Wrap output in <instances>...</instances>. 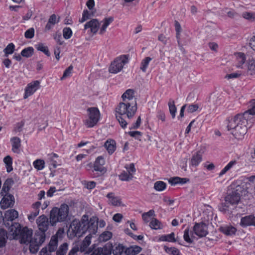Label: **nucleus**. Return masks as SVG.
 <instances>
[{"instance_id":"f257e3e1","label":"nucleus","mask_w":255,"mask_h":255,"mask_svg":"<svg viewBox=\"0 0 255 255\" xmlns=\"http://www.w3.org/2000/svg\"><path fill=\"white\" fill-rule=\"evenodd\" d=\"M244 188L241 185L237 186L232 191H229L225 197V202L218 205V209L221 212L234 215L237 214L239 207L237 205L241 200V196Z\"/></svg>"},{"instance_id":"f03ea898","label":"nucleus","mask_w":255,"mask_h":255,"mask_svg":"<svg viewBox=\"0 0 255 255\" xmlns=\"http://www.w3.org/2000/svg\"><path fill=\"white\" fill-rule=\"evenodd\" d=\"M97 219L92 217L89 220L88 216L84 215L80 221L74 220L70 225V228L76 237H80L86 232L96 234L98 230Z\"/></svg>"},{"instance_id":"7ed1b4c3","label":"nucleus","mask_w":255,"mask_h":255,"mask_svg":"<svg viewBox=\"0 0 255 255\" xmlns=\"http://www.w3.org/2000/svg\"><path fill=\"white\" fill-rule=\"evenodd\" d=\"M136 111L137 104L135 100L131 102L123 101L119 104L116 108V117L122 128H125L128 124L125 118L127 117L130 119L134 116Z\"/></svg>"},{"instance_id":"20e7f679","label":"nucleus","mask_w":255,"mask_h":255,"mask_svg":"<svg viewBox=\"0 0 255 255\" xmlns=\"http://www.w3.org/2000/svg\"><path fill=\"white\" fill-rule=\"evenodd\" d=\"M248 119L244 117L241 114H238L234 117L229 118L227 128L228 130L237 139H242L247 132Z\"/></svg>"},{"instance_id":"39448f33","label":"nucleus","mask_w":255,"mask_h":255,"mask_svg":"<svg viewBox=\"0 0 255 255\" xmlns=\"http://www.w3.org/2000/svg\"><path fill=\"white\" fill-rule=\"evenodd\" d=\"M69 207L66 204H62L59 208L53 207L50 213V223L54 226L58 222L67 221L69 214Z\"/></svg>"},{"instance_id":"423d86ee","label":"nucleus","mask_w":255,"mask_h":255,"mask_svg":"<svg viewBox=\"0 0 255 255\" xmlns=\"http://www.w3.org/2000/svg\"><path fill=\"white\" fill-rule=\"evenodd\" d=\"M15 228V230L13 232V234L15 236L19 235L20 239V243L21 244H28V243L32 240V230L29 229L27 227H25L21 228V226L18 224H16L11 227V231Z\"/></svg>"},{"instance_id":"0eeeda50","label":"nucleus","mask_w":255,"mask_h":255,"mask_svg":"<svg viewBox=\"0 0 255 255\" xmlns=\"http://www.w3.org/2000/svg\"><path fill=\"white\" fill-rule=\"evenodd\" d=\"M87 111L88 118L84 121V123L87 128H92L97 124L100 120V111L96 107L89 108Z\"/></svg>"},{"instance_id":"6e6552de","label":"nucleus","mask_w":255,"mask_h":255,"mask_svg":"<svg viewBox=\"0 0 255 255\" xmlns=\"http://www.w3.org/2000/svg\"><path fill=\"white\" fill-rule=\"evenodd\" d=\"M128 62V56L123 55L117 58L111 64L109 71L112 73H117L123 68L125 64Z\"/></svg>"},{"instance_id":"1a4fd4ad","label":"nucleus","mask_w":255,"mask_h":255,"mask_svg":"<svg viewBox=\"0 0 255 255\" xmlns=\"http://www.w3.org/2000/svg\"><path fill=\"white\" fill-rule=\"evenodd\" d=\"M38 230L36 231L35 233H38L39 236L46 238L45 232L48 230L49 226V223L48 218L44 215H42L38 217L36 221Z\"/></svg>"},{"instance_id":"9d476101","label":"nucleus","mask_w":255,"mask_h":255,"mask_svg":"<svg viewBox=\"0 0 255 255\" xmlns=\"http://www.w3.org/2000/svg\"><path fill=\"white\" fill-rule=\"evenodd\" d=\"M45 238L39 236L38 233H35L34 236L28 244H29V251L32 254L36 253L40 246L44 242Z\"/></svg>"},{"instance_id":"9b49d317","label":"nucleus","mask_w":255,"mask_h":255,"mask_svg":"<svg viewBox=\"0 0 255 255\" xmlns=\"http://www.w3.org/2000/svg\"><path fill=\"white\" fill-rule=\"evenodd\" d=\"M193 232L199 238L205 237L208 234L207 225L203 222L195 223Z\"/></svg>"},{"instance_id":"f8f14e48","label":"nucleus","mask_w":255,"mask_h":255,"mask_svg":"<svg viewBox=\"0 0 255 255\" xmlns=\"http://www.w3.org/2000/svg\"><path fill=\"white\" fill-rule=\"evenodd\" d=\"M240 225L243 228L255 227V216L254 214H250L242 217Z\"/></svg>"},{"instance_id":"ddd939ff","label":"nucleus","mask_w":255,"mask_h":255,"mask_svg":"<svg viewBox=\"0 0 255 255\" xmlns=\"http://www.w3.org/2000/svg\"><path fill=\"white\" fill-rule=\"evenodd\" d=\"M39 87L40 82L37 80L28 84L25 90L24 98L26 99L28 97L32 95L37 89L39 88Z\"/></svg>"},{"instance_id":"4468645a","label":"nucleus","mask_w":255,"mask_h":255,"mask_svg":"<svg viewBox=\"0 0 255 255\" xmlns=\"http://www.w3.org/2000/svg\"><path fill=\"white\" fill-rule=\"evenodd\" d=\"M105 161L104 158L101 156H98L94 163V170L95 171L100 172L103 174L106 172V168L103 166L105 164Z\"/></svg>"},{"instance_id":"2eb2a0df","label":"nucleus","mask_w":255,"mask_h":255,"mask_svg":"<svg viewBox=\"0 0 255 255\" xmlns=\"http://www.w3.org/2000/svg\"><path fill=\"white\" fill-rule=\"evenodd\" d=\"M0 204L1 208L6 209L9 207L12 206L14 203V198L11 194L3 195Z\"/></svg>"},{"instance_id":"dca6fc26","label":"nucleus","mask_w":255,"mask_h":255,"mask_svg":"<svg viewBox=\"0 0 255 255\" xmlns=\"http://www.w3.org/2000/svg\"><path fill=\"white\" fill-rule=\"evenodd\" d=\"M106 197L109 199V204L114 206H121L124 205L122 204L121 199L118 196H116L113 192H110Z\"/></svg>"},{"instance_id":"f3484780","label":"nucleus","mask_w":255,"mask_h":255,"mask_svg":"<svg viewBox=\"0 0 255 255\" xmlns=\"http://www.w3.org/2000/svg\"><path fill=\"white\" fill-rule=\"evenodd\" d=\"M100 23L97 19H93L87 22L84 25V29L90 28L91 31L93 33H96L99 29Z\"/></svg>"},{"instance_id":"a211bd4d","label":"nucleus","mask_w":255,"mask_h":255,"mask_svg":"<svg viewBox=\"0 0 255 255\" xmlns=\"http://www.w3.org/2000/svg\"><path fill=\"white\" fill-rule=\"evenodd\" d=\"M12 144V151L14 153H19L20 152V147L21 146L20 139L16 136L13 137L10 139Z\"/></svg>"},{"instance_id":"6ab92c4d","label":"nucleus","mask_w":255,"mask_h":255,"mask_svg":"<svg viewBox=\"0 0 255 255\" xmlns=\"http://www.w3.org/2000/svg\"><path fill=\"white\" fill-rule=\"evenodd\" d=\"M249 109L245 112L243 114H241L246 119L249 120V116H253L255 115V100L253 99L250 102L249 106Z\"/></svg>"},{"instance_id":"aec40b11","label":"nucleus","mask_w":255,"mask_h":255,"mask_svg":"<svg viewBox=\"0 0 255 255\" xmlns=\"http://www.w3.org/2000/svg\"><path fill=\"white\" fill-rule=\"evenodd\" d=\"M220 231L227 236H233L235 235L237 229L232 226H225L221 227Z\"/></svg>"},{"instance_id":"412c9836","label":"nucleus","mask_w":255,"mask_h":255,"mask_svg":"<svg viewBox=\"0 0 255 255\" xmlns=\"http://www.w3.org/2000/svg\"><path fill=\"white\" fill-rule=\"evenodd\" d=\"M104 146L108 153L110 154H112L116 149V141L113 139H108L105 142Z\"/></svg>"},{"instance_id":"4be33fe9","label":"nucleus","mask_w":255,"mask_h":255,"mask_svg":"<svg viewBox=\"0 0 255 255\" xmlns=\"http://www.w3.org/2000/svg\"><path fill=\"white\" fill-rule=\"evenodd\" d=\"M142 248L138 246H132L125 249V254L126 255H136L141 252Z\"/></svg>"},{"instance_id":"5701e85b","label":"nucleus","mask_w":255,"mask_h":255,"mask_svg":"<svg viewBox=\"0 0 255 255\" xmlns=\"http://www.w3.org/2000/svg\"><path fill=\"white\" fill-rule=\"evenodd\" d=\"M202 159V155L200 152H197L192 156L190 161V164L193 166H197L201 162Z\"/></svg>"},{"instance_id":"b1692460","label":"nucleus","mask_w":255,"mask_h":255,"mask_svg":"<svg viewBox=\"0 0 255 255\" xmlns=\"http://www.w3.org/2000/svg\"><path fill=\"white\" fill-rule=\"evenodd\" d=\"M58 246V238L56 236H52L48 244V250L50 253L56 250Z\"/></svg>"},{"instance_id":"393cba45","label":"nucleus","mask_w":255,"mask_h":255,"mask_svg":"<svg viewBox=\"0 0 255 255\" xmlns=\"http://www.w3.org/2000/svg\"><path fill=\"white\" fill-rule=\"evenodd\" d=\"M159 241L175 242L176 240L175 238V234L172 232L168 235H163L161 236L158 240Z\"/></svg>"},{"instance_id":"a878e982","label":"nucleus","mask_w":255,"mask_h":255,"mask_svg":"<svg viewBox=\"0 0 255 255\" xmlns=\"http://www.w3.org/2000/svg\"><path fill=\"white\" fill-rule=\"evenodd\" d=\"M7 239L6 231L3 229H0V248L5 246Z\"/></svg>"},{"instance_id":"bb28decb","label":"nucleus","mask_w":255,"mask_h":255,"mask_svg":"<svg viewBox=\"0 0 255 255\" xmlns=\"http://www.w3.org/2000/svg\"><path fill=\"white\" fill-rule=\"evenodd\" d=\"M134 92L133 90L128 89L122 95V98L123 101H127L130 102V101H132L133 98Z\"/></svg>"},{"instance_id":"cd10ccee","label":"nucleus","mask_w":255,"mask_h":255,"mask_svg":"<svg viewBox=\"0 0 255 255\" xmlns=\"http://www.w3.org/2000/svg\"><path fill=\"white\" fill-rule=\"evenodd\" d=\"M113 21H114V18L113 17H109L108 18H105L104 19V23L100 29L99 34H101V35L103 34L105 32L107 27Z\"/></svg>"},{"instance_id":"c85d7f7f","label":"nucleus","mask_w":255,"mask_h":255,"mask_svg":"<svg viewBox=\"0 0 255 255\" xmlns=\"http://www.w3.org/2000/svg\"><path fill=\"white\" fill-rule=\"evenodd\" d=\"M18 212L13 209L8 210L5 213V217L8 221H12L18 217Z\"/></svg>"},{"instance_id":"c756f323","label":"nucleus","mask_w":255,"mask_h":255,"mask_svg":"<svg viewBox=\"0 0 255 255\" xmlns=\"http://www.w3.org/2000/svg\"><path fill=\"white\" fill-rule=\"evenodd\" d=\"M3 162L5 164L6 171L8 173L11 172L13 170L12 158L9 155H7L4 158Z\"/></svg>"},{"instance_id":"7c9ffc66","label":"nucleus","mask_w":255,"mask_h":255,"mask_svg":"<svg viewBox=\"0 0 255 255\" xmlns=\"http://www.w3.org/2000/svg\"><path fill=\"white\" fill-rule=\"evenodd\" d=\"M133 176L131 173H128V172L123 171L119 175L120 180L124 181H128L132 179Z\"/></svg>"},{"instance_id":"2f4dec72","label":"nucleus","mask_w":255,"mask_h":255,"mask_svg":"<svg viewBox=\"0 0 255 255\" xmlns=\"http://www.w3.org/2000/svg\"><path fill=\"white\" fill-rule=\"evenodd\" d=\"M168 105L169 107L170 113L172 116V118L174 119L175 117L177 110L176 107L175 105L174 101L172 99H170Z\"/></svg>"},{"instance_id":"473e14b6","label":"nucleus","mask_w":255,"mask_h":255,"mask_svg":"<svg viewBox=\"0 0 255 255\" xmlns=\"http://www.w3.org/2000/svg\"><path fill=\"white\" fill-rule=\"evenodd\" d=\"M191 238L190 237L189 234V229L187 228L184 232L183 238L185 241L189 244L193 243V238L194 237L193 236V233L191 232Z\"/></svg>"},{"instance_id":"72a5a7b5","label":"nucleus","mask_w":255,"mask_h":255,"mask_svg":"<svg viewBox=\"0 0 255 255\" xmlns=\"http://www.w3.org/2000/svg\"><path fill=\"white\" fill-rule=\"evenodd\" d=\"M248 73L250 75L255 74V59H249L248 65Z\"/></svg>"},{"instance_id":"f704fd0d","label":"nucleus","mask_w":255,"mask_h":255,"mask_svg":"<svg viewBox=\"0 0 255 255\" xmlns=\"http://www.w3.org/2000/svg\"><path fill=\"white\" fill-rule=\"evenodd\" d=\"M112 237V234L111 232L106 231L103 232L99 237L100 242H105L110 240Z\"/></svg>"},{"instance_id":"c9c22d12","label":"nucleus","mask_w":255,"mask_h":255,"mask_svg":"<svg viewBox=\"0 0 255 255\" xmlns=\"http://www.w3.org/2000/svg\"><path fill=\"white\" fill-rule=\"evenodd\" d=\"M34 49L32 47H28L24 48L21 52V55L26 58L30 57L33 54Z\"/></svg>"},{"instance_id":"e433bc0d","label":"nucleus","mask_w":255,"mask_h":255,"mask_svg":"<svg viewBox=\"0 0 255 255\" xmlns=\"http://www.w3.org/2000/svg\"><path fill=\"white\" fill-rule=\"evenodd\" d=\"M34 167L38 170L43 169L45 167V162L42 159H36L33 163Z\"/></svg>"},{"instance_id":"4c0bfd02","label":"nucleus","mask_w":255,"mask_h":255,"mask_svg":"<svg viewBox=\"0 0 255 255\" xmlns=\"http://www.w3.org/2000/svg\"><path fill=\"white\" fill-rule=\"evenodd\" d=\"M15 46L13 43H9L4 49V56L7 57L9 54H11L14 51Z\"/></svg>"},{"instance_id":"58836bf2","label":"nucleus","mask_w":255,"mask_h":255,"mask_svg":"<svg viewBox=\"0 0 255 255\" xmlns=\"http://www.w3.org/2000/svg\"><path fill=\"white\" fill-rule=\"evenodd\" d=\"M166 184L163 181H158L155 182L154 188L158 191H162L166 188Z\"/></svg>"},{"instance_id":"ea45409f","label":"nucleus","mask_w":255,"mask_h":255,"mask_svg":"<svg viewBox=\"0 0 255 255\" xmlns=\"http://www.w3.org/2000/svg\"><path fill=\"white\" fill-rule=\"evenodd\" d=\"M236 161H231L220 172L219 176L221 177L225 174L228 171H229L235 164Z\"/></svg>"},{"instance_id":"a19ab883","label":"nucleus","mask_w":255,"mask_h":255,"mask_svg":"<svg viewBox=\"0 0 255 255\" xmlns=\"http://www.w3.org/2000/svg\"><path fill=\"white\" fill-rule=\"evenodd\" d=\"M125 247L121 244L116 246L113 250V254L114 255H121L123 253H125Z\"/></svg>"},{"instance_id":"79ce46f5","label":"nucleus","mask_w":255,"mask_h":255,"mask_svg":"<svg viewBox=\"0 0 255 255\" xmlns=\"http://www.w3.org/2000/svg\"><path fill=\"white\" fill-rule=\"evenodd\" d=\"M35 46L38 50L43 52L47 56H50V52H49L47 46H44L42 43H39Z\"/></svg>"},{"instance_id":"37998d69","label":"nucleus","mask_w":255,"mask_h":255,"mask_svg":"<svg viewBox=\"0 0 255 255\" xmlns=\"http://www.w3.org/2000/svg\"><path fill=\"white\" fill-rule=\"evenodd\" d=\"M68 250V244L66 243L61 245L56 252V255H65Z\"/></svg>"},{"instance_id":"c03bdc74","label":"nucleus","mask_w":255,"mask_h":255,"mask_svg":"<svg viewBox=\"0 0 255 255\" xmlns=\"http://www.w3.org/2000/svg\"><path fill=\"white\" fill-rule=\"evenodd\" d=\"M151 59L150 57H147L142 60L140 68L143 72H145L146 71V68Z\"/></svg>"},{"instance_id":"a18cd8bd","label":"nucleus","mask_w":255,"mask_h":255,"mask_svg":"<svg viewBox=\"0 0 255 255\" xmlns=\"http://www.w3.org/2000/svg\"><path fill=\"white\" fill-rule=\"evenodd\" d=\"M161 223L156 219L153 218L150 222V227L153 229L157 230L161 229Z\"/></svg>"},{"instance_id":"49530a36","label":"nucleus","mask_w":255,"mask_h":255,"mask_svg":"<svg viewBox=\"0 0 255 255\" xmlns=\"http://www.w3.org/2000/svg\"><path fill=\"white\" fill-rule=\"evenodd\" d=\"M243 17L245 19L253 22L255 21V13L253 12H245L242 14Z\"/></svg>"},{"instance_id":"de8ad7c7","label":"nucleus","mask_w":255,"mask_h":255,"mask_svg":"<svg viewBox=\"0 0 255 255\" xmlns=\"http://www.w3.org/2000/svg\"><path fill=\"white\" fill-rule=\"evenodd\" d=\"M72 34V31L70 27H65L63 29V37L66 39H69Z\"/></svg>"},{"instance_id":"09e8293b","label":"nucleus","mask_w":255,"mask_h":255,"mask_svg":"<svg viewBox=\"0 0 255 255\" xmlns=\"http://www.w3.org/2000/svg\"><path fill=\"white\" fill-rule=\"evenodd\" d=\"M84 187L88 189H92L96 186V183L94 181H83L82 182Z\"/></svg>"},{"instance_id":"8fccbe9b","label":"nucleus","mask_w":255,"mask_h":255,"mask_svg":"<svg viewBox=\"0 0 255 255\" xmlns=\"http://www.w3.org/2000/svg\"><path fill=\"white\" fill-rule=\"evenodd\" d=\"M34 29L33 28H30L27 29L24 33V36L26 38L31 39L34 37Z\"/></svg>"},{"instance_id":"3c124183","label":"nucleus","mask_w":255,"mask_h":255,"mask_svg":"<svg viewBox=\"0 0 255 255\" xmlns=\"http://www.w3.org/2000/svg\"><path fill=\"white\" fill-rule=\"evenodd\" d=\"M96 234H90L89 233V234L85 238L83 242V245L84 247L88 246L91 243V239L93 235H95Z\"/></svg>"},{"instance_id":"603ef678","label":"nucleus","mask_w":255,"mask_h":255,"mask_svg":"<svg viewBox=\"0 0 255 255\" xmlns=\"http://www.w3.org/2000/svg\"><path fill=\"white\" fill-rule=\"evenodd\" d=\"M128 134L137 139H139L142 135V133L139 131H130L128 132Z\"/></svg>"},{"instance_id":"864d4df0","label":"nucleus","mask_w":255,"mask_h":255,"mask_svg":"<svg viewBox=\"0 0 255 255\" xmlns=\"http://www.w3.org/2000/svg\"><path fill=\"white\" fill-rule=\"evenodd\" d=\"M73 69V66L72 65H70L69 66L64 72L63 75L62 77H61V80H63L68 76H69L71 73V71Z\"/></svg>"},{"instance_id":"5fc2aeb1","label":"nucleus","mask_w":255,"mask_h":255,"mask_svg":"<svg viewBox=\"0 0 255 255\" xmlns=\"http://www.w3.org/2000/svg\"><path fill=\"white\" fill-rule=\"evenodd\" d=\"M164 249L166 253H167L168 254H171L172 255H174V252H175V251H177L178 250V249H177V248H176L175 247L169 248L165 246L164 247Z\"/></svg>"},{"instance_id":"6e6d98bb","label":"nucleus","mask_w":255,"mask_h":255,"mask_svg":"<svg viewBox=\"0 0 255 255\" xmlns=\"http://www.w3.org/2000/svg\"><path fill=\"white\" fill-rule=\"evenodd\" d=\"M125 167L127 170V172L128 173H131L132 174V173L135 172V168L133 163H131L129 165H126Z\"/></svg>"},{"instance_id":"4d7b16f0","label":"nucleus","mask_w":255,"mask_h":255,"mask_svg":"<svg viewBox=\"0 0 255 255\" xmlns=\"http://www.w3.org/2000/svg\"><path fill=\"white\" fill-rule=\"evenodd\" d=\"M180 177H174L170 178L168 180V182L172 185H175L176 184H178L179 183V181L180 180Z\"/></svg>"},{"instance_id":"13d9d810","label":"nucleus","mask_w":255,"mask_h":255,"mask_svg":"<svg viewBox=\"0 0 255 255\" xmlns=\"http://www.w3.org/2000/svg\"><path fill=\"white\" fill-rule=\"evenodd\" d=\"M199 108L197 104H191L189 105L188 107L187 111L189 113H193L197 111Z\"/></svg>"},{"instance_id":"bf43d9fd","label":"nucleus","mask_w":255,"mask_h":255,"mask_svg":"<svg viewBox=\"0 0 255 255\" xmlns=\"http://www.w3.org/2000/svg\"><path fill=\"white\" fill-rule=\"evenodd\" d=\"M38 211H32L30 214L28 216V219L30 222L34 220L35 218L38 215Z\"/></svg>"},{"instance_id":"052dcab7","label":"nucleus","mask_w":255,"mask_h":255,"mask_svg":"<svg viewBox=\"0 0 255 255\" xmlns=\"http://www.w3.org/2000/svg\"><path fill=\"white\" fill-rule=\"evenodd\" d=\"M9 189H10V188L8 187L7 185L3 184L1 190L0 191L1 195L3 196V195H7Z\"/></svg>"},{"instance_id":"680f3d73","label":"nucleus","mask_w":255,"mask_h":255,"mask_svg":"<svg viewBox=\"0 0 255 255\" xmlns=\"http://www.w3.org/2000/svg\"><path fill=\"white\" fill-rule=\"evenodd\" d=\"M140 123H141V118H140V117H138L136 122L133 123L132 125V126L131 128H130V129H137L138 128L140 125Z\"/></svg>"},{"instance_id":"e2e57ef3","label":"nucleus","mask_w":255,"mask_h":255,"mask_svg":"<svg viewBox=\"0 0 255 255\" xmlns=\"http://www.w3.org/2000/svg\"><path fill=\"white\" fill-rule=\"evenodd\" d=\"M238 57L239 60V62L241 64H244L245 62L246 61V56L244 53H238Z\"/></svg>"},{"instance_id":"0e129e2a","label":"nucleus","mask_w":255,"mask_h":255,"mask_svg":"<svg viewBox=\"0 0 255 255\" xmlns=\"http://www.w3.org/2000/svg\"><path fill=\"white\" fill-rule=\"evenodd\" d=\"M54 38L59 44L62 45L63 44V41L62 40V38L60 34L56 33L54 34Z\"/></svg>"},{"instance_id":"69168bd1","label":"nucleus","mask_w":255,"mask_h":255,"mask_svg":"<svg viewBox=\"0 0 255 255\" xmlns=\"http://www.w3.org/2000/svg\"><path fill=\"white\" fill-rule=\"evenodd\" d=\"M41 206V202L37 201L32 205L31 207L33 210V211H38V213H39V209Z\"/></svg>"},{"instance_id":"338daca9","label":"nucleus","mask_w":255,"mask_h":255,"mask_svg":"<svg viewBox=\"0 0 255 255\" xmlns=\"http://www.w3.org/2000/svg\"><path fill=\"white\" fill-rule=\"evenodd\" d=\"M227 9H228L227 8H225L224 9V11L225 12H227V13L228 14V16L229 17L234 18V17H235V16H236L238 15V13L236 12H235L234 10H231V11H226V10Z\"/></svg>"},{"instance_id":"774afa93","label":"nucleus","mask_w":255,"mask_h":255,"mask_svg":"<svg viewBox=\"0 0 255 255\" xmlns=\"http://www.w3.org/2000/svg\"><path fill=\"white\" fill-rule=\"evenodd\" d=\"M123 216L121 214L117 213L115 214L113 217V219L114 221L119 223L121 221Z\"/></svg>"}]
</instances>
